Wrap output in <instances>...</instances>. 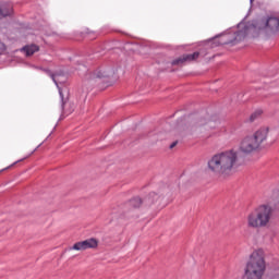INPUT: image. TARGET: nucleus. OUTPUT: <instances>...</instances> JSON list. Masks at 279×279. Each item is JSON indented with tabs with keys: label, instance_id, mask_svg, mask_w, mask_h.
Returning a JSON list of instances; mask_svg holds the SVG:
<instances>
[{
	"label": "nucleus",
	"instance_id": "11",
	"mask_svg": "<svg viewBox=\"0 0 279 279\" xmlns=\"http://www.w3.org/2000/svg\"><path fill=\"white\" fill-rule=\"evenodd\" d=\"M23 51L26 56H34V53L40 51V47L38 45H29V46H24Z\"/></svg>",
	"mask_w": 279,
	"mask_h": 279
},
{
	"label": "nucleus",
	"instance_id": "9",
	"mask_svg": "<svg viewBox=\"0 0 279 279\" xmlns=\"http://www.w3.org/2000/svg\"><path fill=\"white\" fill-rule=\"evenodd\" d=\"M197 58H199V52H193L190 54H183L174 60H172L171 64L172 66H182V64H184V62H195V60H197Z\"/></svg>",
	"mask_w": 279,
	"mask_h": 279
},
{
	"label": "nucleus",
	"instance_id": "19",
	"mask_svg": "<svg viewBox=\"0 0 279 279\" xmlns=\"http://www.w3.org/2000/svg\"><path fill=\"white\" fill-rule=\"evenodd\" d=\"M239 26H241V23H240V24H238V27H239Z\"/></svg>",
	"mask_w": 279,
	"mask_h": 279
},
{
	"label": "nucleus",
	"instance_id": "4",
	"mask_svg": "<svg viewBox=\"0 0 279 279\" xmlns=\"http://www.w3.org/2000/svg\"><path fill=\"white\" fill-rule=\"evenodd\" d=\"M274 217V207L271 205H259L247 215L246 223L247 228H253L254 230H258L260 228H267L269 226V221Z\"/></svg>",
	"mask_w": 279,
	"mask_h": 279
},
{
	"label": "nucleus",
	"instance_id": "18",
	"mask_svg": "<svg viewBox=\"0 0 279 279\" xmlns=\"http://www.w3.org/2000/svg\"><path fill=\"white\" fill-rule=\"evenodd\" d=\"M250 3H254V0H250Z\"/></svg>",
	"mask_w": 279,
	"mask_h": 279
},
{
	"label": "nucleus",
	"instance_id": "10",
	"mask_svg": "<svg viewBox=\"0 0 279 279\" xmlns=\"http://www.w3.org/2000/svg\"><path fill=\"white\" fill-rule=\"evenodd\" d=\"M253 138L257 143V145L260 147L263 143L267 142V138H269V128H262L257 130L253 134Z\"/></svg>",
	"mask_w": 279,
	"mask_h": 279
},
{
	"label": "nucleus",
	"instance_id": "13",
	"mask_svg": "<svg viewBox=\"0 0 279 279\" xmlns=\"http://www.w3.org/2000/svg\"><path fill=\"white\" fill-rule=\"evenodd\" d=\"M10 14H12V10L8 8H0V21L5 19V16H10Z\"/></svg>",
	"mask_w": 279,
	"mask_h": 279
},
{
	"label": "nucleus",
	"instance_id": "12",
	"mask_svg": "<svg viewBox=\"0 0 279 279\" xmlns=\"http://www.w3.org/2000/svg\"><path fill=\"white\" fill-rule=\"evenodd\" d=\"M141 204H143V199H141V197H133L129 201L128 206L131 208H141Z\"/></svg>",
	"mask_w": 279,
	"mask_h": 279
},
{
	"label": "nucleus",
	"instance_id": "6",
	"mask_svg": "<svg viewBox=\"0 0 279 279\" xmlns=\"http://www.w3.org/2000/svg\"><path fill=\"white\" fill-rule=\"evenodd\" d=\"M117 72L112 68H99L95 72L90 73L89 80H102V82H108V80H116Z\"/></svg>",
	"mask_w": 279,
	"mask_h": 279
},
{
	"label": "nucleus",
	"instance_id": "8",
	"mask_svg": "<svg viewBox=\"0 0 279 279\" xmlns=\"http://www.w3.org/2000/svg\"><path fill=\"white\" fill-rule=\"evenodd\" d=\"M98 242L95 238H90L84 240L82 242H76L70 250H75L76 252H82L84 250H95L97 247Z\"/></svg>",
	"mask_w": 279,
	"mask_h": 279
},
{
	"label": "nucleus",
	"instance_id": "2",
	"mask_svg": "<svg viewBox=\"0 0 279 279\" xmlns=\"http://www.w3.org/2000/svg\"><path fill=\"white\" fill-rule=\"evenodd\" d=\"M239 160V155L234 150H226L214 155L207 163V167L215 175H230L232 169Z\"/></svg>",
	"mask_w": 279,
	"mask_h": 279
},
{
	"label": "nucleus",
	"instance_id": "20",
	"mask_svg": "<svg viewBox=\"0 0 279 279\" xmlns=\"http://www.w3.org/2000/svg\"><path fill=\"white\" fill-rule=\"evenodd\" d=\"M16 162H19V161H16ZM16 162H14L13 165H16Z\"/></svg>",
	"mask_w": 279,
	"mask_h": 279
},
{
	"label": "nucleus",
	"instance_id": "7",
	"mask_svg": "<svg viewBox=\"0 0 279 279\" xmlns=\"http://www.w3.org/2000/svg\"><path fill=\"white\" fill-rule=\"evenodd\" d=\"M258 149H260V146L253 135L244 137L240 144V151L246 156H248V154H254V151H258Z\"/></svg>",
	"mask_w": 279,
	"mask_h": 279
},
{
	"label": "nucleus",
	"instance_id": "5",
	"mask_svg": "<svg viewBox=\"0 0 279 279\" xmlns=\"http://www.w3.org/2000/svg\"><path fill=\"white\" fill-rule=\"evenodd\" d=\"M39 71H43L44 73H46V75H48L52 82L56 84L58 90H59V95H60V99H61V112L62 114H71V112H73V107H71L70 109H65L64 106H69V102L66 99H64V94H62V87H60V84H64V81H61L60 78L62 77V75L58 74V73H53L51 72V70L46 69V68H37Z\"/></svg>",
	"mask_w": 279,
	"mask_h": 279
},
{
	"label": "nucleus",
	"instance_id": "16",
	"mask_svg": "<svg viewBox=\"0 0 279 279\" xmlns=\"http://www.w3.org/2000/svg\"><path fill=\"white\" fill-rule=\"evenodd\" d=\"M149 197H155V199H158L160 196H158V194L153 192V193L149 194Z\"/></svg>",
	"mask_w": 279,
	"mask_h": 279
},
{
	"label": "nucleus",
	"instance_id": "15",
	"mask_svg": "<svg viewBox=\"0 0 279 279\" xmlns=\"http://www.w3.org/2000/svg\"><path fill=\"white\" fill-rule=\"evenodd\" d=\"M3 53H5V44L0 41V56H3Z\"/></svg>",
	"mask_w": 279,
	"mask_h": 279
},
{
	"label": "nucleus",
	"instance_id": "17",
	"mask_svg": "<svg viewBox=\"0 0 279 279\" xmlns=\"http://www.w3.org/2000/svg\"><path fill=\"white\" fill-rule=\"evenodd\" d=\"M175 145H178V142H173V143L170 145V149H173V147H175Z\"/></svg>",
	"mask_w": 279,
	"mask_h": 279
},
{
	"label": "nucleus",
	"instance_id": "1",
	"mask_svg": "<svg viewBox=\"0 0 279 279\" xmlns=\"http://www.w3.org/2000/svg\"><path fill=\"white\" fill-rule=\"evenodd\" d=\"M254 29L255 32H271V34H278L279 32V16H268V17H259L253 20L252 23H248L244 26L243 31H238L233 39H217L219 35L209 39V43H214L213 47H221L223 45H232L233 40H236L238 36H247V31Z\"/></svg>",
	"mask_w": 279,
	"mask_h": 279
},
{
	"label": "nucleus",
	"instance_id": "3",
	"mask_svg": "<svg viewBox=\"0 0 279 279\" xmlns=\"http://www.w3.org/2000/svg\"><path fill=\"white\" fill-rule=\"evenodd\" d=\"M266 269L265 251L259 248L251 254L244 269V276L246 279H263Z\"/></svg>",
	"mask_w": 279,
	"mask_h": 279
},
{
	"label": "nucleus",
	"instance_id": "14",
	"mask_svg": "<svg viewBox=\"0 0 279 279\" xmlns=\"http://www.w3.org/2000/svg\"><path fill=\"white\" fill-rule=\"evenodd\" d=\"M260 114H263V110L258 109L255 112H253L250 117V121L251 123H254V121L257 120L258 117H260Z\"/></svg>",
	"mask_w": 279,
	"mask_h": 279
}]
</instances>
